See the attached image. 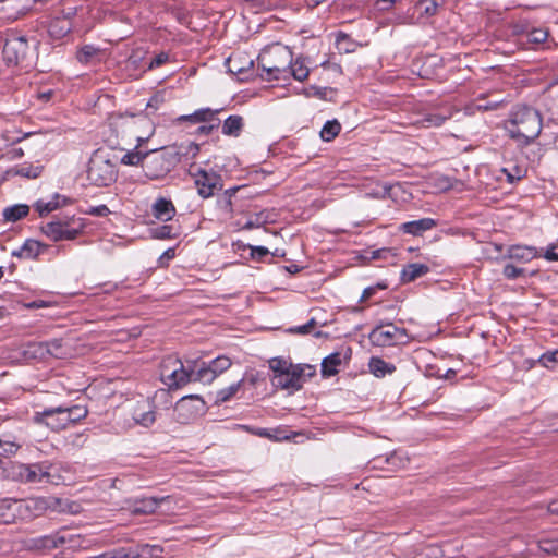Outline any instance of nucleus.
I'll return each instance as SVG.
<instances>
[{"label":"nucleus","mask_w":558,"mask_h":558,"mask_svg":"<svg viewBox=\"0 0 558 558\" xmlns=\"http://www.w3.org/2000/svg\"><path fill=\"white\" fill-rule=\"evenodd\" d=\"M241 56L234 54L227 60L228 69L231 73L242 74L245 70L251 69L254 64L253 60H246L245 64H241Z\"/></svg>","instance_id":"obj_39"},{"label":"nucleus","mask_w":558,"mask_h":558,"mask_svg":"<svg viewBox=\"0 0 558 558\" xmlns=\"http://www.w3.org/2000/svg\"><path fill=\"white\" fill-rule=\"evenodd\" d=\"M192 175L197 187V193L203 198L211 197L216 191H220L223 187L221 175L215 171L198 169L195 173H192Z\"/></svg>","instance_id":"obj_12"},{"label":"nucleus","mask_w":558,"mask_h":558,"mask_svg":"<svg viewBox=\"0 0 558 558\" xmlns=\"http://www.w3.org/2000/svg\"><path fill=\"white\" fill-rule=\"evenodd\" d=\"M56 408H48L41 412H36L34 415V422L37 424H45L52 430H61L68 427L69 422L65 414L53 412Z\"/></svg>","instance_id":"obj_15"},{"label":"nucleus","mask_w":558,"mask_h":558,"mask_svg":"<svg viewBox=\"0 0 558 558\" xmlns=\"http://www.w3.org/2000/svg\"><path fill=\"white\" fill-rule=\"evenodd\" d=\"M86 228V220L74 215L53 216L51 221L40 227L41 232L51 241H73Z\"/></svg>","instance_id":"obj_3"},{"label":"nucleus","mask_w":558,"mask_h":558,"mask_svg":"<svg viewBox=\"0 0 558 558\" xmlns=\"http://www.w3.org/2000/svg\"><path fill=\"white\" fill-rule=\"evenodd\" d=\"M522 35L525 36L526 43L534 45L533 48H536V46L544 44L548 38V31L543 27H534L530 31H526L525 33L523 31H520Z\"/></svg>","instance_id":"obj_36"},{"label":"nucleus","mask_w":558,"mask_h":558,"mask_svg":"<svg viewBox=\"0 0 558 558\" xmlns=\"http://www.w3.org/2000/svg\"><path fill=\"white\" fill-rule=\"evenodd\" d=\"M177 166V153L168 147L146 153V157L142 163L144 173L149 180H159L165 178Z\"/></svg>","instance_id":"obj_6"},{"label":"nucleus","mask_w":558,"mask_h":558,"mask_svg":"<svg viewBox=\"0 0 558 558\" xmlns=\"http://www.w3.org/2000/svg\"><path fill=\"white\" fill-rule=\"evenodd\" d=\"M20 520L17 499L4 498L0 500V524H12Z\"/></svg>","instance_id":"obj_19"},{"label":"nucleus","mask_w":558,"mask_h":558,"mask_svg":"<svg viewBox=\"0 0 558 558\" xmlns=\"http://www.w3.org/2000/svg\"><path fill=\"white\" fill-rule=\"evenodd\" d=\"M45 347L47 349V356L61 357L63 355L62 342L59 339L46 341Z\"/></svg>","instance_id":"obj_46"},{"label":"nucleus","mask_w":558,"mask_h":558,"mask_svg":"<svg viewBox=\"0 0 558 558\" xmlns=\"http://www.w3.org/2000/svg\"><path fill=\"white\" fill-rule=\"evenodd\" d=\"M501 171L507 175V181L509 183L520 181L525 175V171L518 166L513 167L512 170L502 168Z\"/></svg>","instance_id":"obj_47"},{"label":"nucleus","mask_w":558,"mask_h":558,"mask_svg":"<svg viewBox=\"0 0 558 558\" xmlns=\"http://www.w3.org/2000/svg\"><path fill=\"white\" fill-rule=\"evenodd\" d=\"M293 365L294 364L282 357H274L269 360V368L274 372L272 376L284 375Z\"/></svg>","instance_id":"obj_42"},{"label":"nucleus","mask_w":558,"mask_h":558,"mask_svg":"<svg viewBox=\"0 0 558 558\" xmlns=\"http://www.w3.org/2000/svg\"><path fill=\"white\" fill-rule=\"evenodd\" d=\"M122 125L130 129L131 133L138 142V145L133 150L128 151L121 158V162L129 166H138L140 163L142 165L144 162V158L146 157V153L138 150V146L151 136L154 133V126L148 118L144 114H132L125 117L122 119Z\"/></svg>","instance_id":"obj_4"},{"label":"nucleus","mask_w":558,"mask_h":558,"mask_svg":"<svg viewBox=\"0 0 558 558\" xmlns=\"http://www.w3.org/2000/svg\"><path fill=\"white\" fill-rule=\"evenodd\" d=\"M537 544L543 553L558 556V538H542Z\"/></svg>","instance_id":"obj_45"},{"label":"nucleus","mask_w":558,"mask_h":558,"mask_svg":"<svg viewBox=\"0 0 558 558\" xmlns=\"http://www.w3.org/2000/svg\"><path fill=\"white\" fill-rule=\"evenodd\" d=\"M100 49L93 45L83 46L76 53L78 62L88 64L92 63L99 54Z\"/></svg>","instance_id":"obj_38"},{"label":"nucleus","mask_w":558,"mask_h":558,"mask_svg":"<svg viewBox=\"0 0 558 558\" xmlns=\"http://www.w3.org/2000/svg\"><path fill=\"white\" fill-rule=\"evenodd\" d=\"M251 248V257L256 260H262L265 256L269 254L268 248L264 246H250Z\"/></svg>","instance_id":"obj_53"},{"label":"nucleus","mask_w":558,"mask_h":558,"mask_svg":"<svg viewBox=\"0 0 558 558\" xmlns=\"http://www.w3.org/2000/svg\"><path fill=\"white\" fill-rule=\"evenodd\" d=\"M29 213V207L26 204H16L4 208L3 217L5 221L16 222L26 217Z\"/></svg>","instance_id":"obj_35"},{"label":"nucleus","mask_w":558,"mask_h":558,"mask_svg":"<svg viewBox=\"0 0 558 558\" xmlns=\"http://www.w3.org/2000/svg\"><path fill=\"white\" fill-rule=\"evenodd\" d=\"M231 365V360L226 355L217 356L208 363H194L195 375L193 380L203 384H211L219 375L229 369Z\"/></svg>","instance_id":"obj_10"},{"label":"nucleus","mask_w":558,"mask_h":558,"mask_svg":"<svg viewBox=\"0 0 558 558\" xmlns=\"http://www.w3.org/2000/svg\"><path fill=\"white\" fill-rule=\"evenodd\" d=\"M451 116L452 112L450 109H447L446 112L442 113H428L421 120V124L426 128L440 126L445 121L450 119Z\"/></svg>","instance_id":"obj_37"},{"label":"nucleus","mask_w":558,"mask_h":558,"mask_svg":"<svg viewBox=\"0 0 558 558\" xmlns=\"http://www.w3.org/2000/svg\"><path fill=\"white\" fill-rule=\"evenodd\" d=\"M523 274V269L515 267L514 265L508 264L504 267V275L508 279H515Z\"/></svg>","instance_id":"obj_51"},{"label":"nucleus","mask_w":558,"mask_h":558,"mask_svg":"<svg viewBox=\"0 0 558 558\" xmlns=\"http://www.w3.org/2000/svg\"><path fill=\"white\" fill-rule=\"evenodd\" d=\"M47 247L46 244L40 243L36 240H26L25 243L21 246L20 251L16 253L19 257L32 259L36 258L39 254L44 252Z\"/></svg>","instance_id":"obj_28"},{"label":"nucleus","mask_w":558,"mask_h":558,"mask_svg":"<svg viewBox=\"0 0 558 558\" xmlns=\"http://www.w3.org/2000/svg\"><path fill=\"white\" fill-rule=\"evenodd\" d=\"M20 508V520H31L45 513L49 508H53L58 502L56 498L35 497L28 499H17Z\"/></svg>","instance_id":"obj_13"},{"label":"nucleus","mask_w":558,"mask_h":558,"mask_svg":"<svg viewBox=\"0 0 558 558\" xmlns=\"http://www.w3.org/2000/svg\"><path fill=\"white\" fill-rule=\"evenodd\" d=\"M44 167L41 165H33V163H22L16 165L9 170H7V177L20 175L26 179H36L43 172Z\"/></svg>","instance_id":"obj_23"},{"label":"nucleus","mask_w":558,"mask_h":558,"mask_svg":"<svg viewBox=\"0 0 558 558\" xmlns=\"http://www.w3.org/2000/svg\"><path fill=\"white\" fill-rule=\"evenodd\" d=\"M31 52L28 40L21 35H10L3 46V57L8 63H23Z\"/></svg>","instance_id":"obj_11"},{"label":"nucleus","mask_w":558,"mask_h":558,"mask_svg":"<svg viewBox=\"0 0 558 558\" xmlns=\"http://www.w3.org/2000/svg\"><path fill=\"white\" fill-rule=\"evenodd\" d=\"M291 61L292 51L287 46L277 44L264 49L257 58L263 70L260 77L265 81L286 78Z\"/></svg>","instance_id":"obj_2"},{"label":"nucleus","mask_w":558,"mask_h":558,"mask_svg":"<svg viewBox=\"0 0 558 558\" xmlns=\"http://www.w3.org/2000/svg\"><path fill=\"white\" fill-rule=\"evenodd\" d=\"M315 318L310 319L306 324L302 326H296L290 329V332L292 333H301V335H307L312 331V329L316 326Z\"/></svg>","instance_id":"obj_49"},{"label":"nucleus","mask_w":558,"mask_h":558,"mask_svg":"<svg viewBox=\"0 0 558 558\" xmlns=\"http://www.w3.org/2000/svg\"><path fill=\"white\" fill-rule=\"evenodd\" d=\"M369 371L376 377H384L387 374H392L396 371V366L391 363H387L380 357H371Z\"/></svg>","instance_id":"obj_32"},{"label":"nucleus","mask_w":558,"mask_h":558,"mask_svg":"<svg viewBox=\"0 0 558 558\" xmlns=\"http://www.w3.org/2000/svg\"><path fill=\"white\" fill-rule=\"evenodd\" d=\"M172 227L170 226H160L154 230V236L157 239H169L171 238Z\"/></svg>","instance_id":"obj_52"},{"label":"nucleus","mask_w":558,"mask_h":558,"mask_svg":"<svg viewBox=\"0 0 558 558\" xmlns=\"http://www.w3.org/2000/svg\"><path fill=\"white\" fill-rule=\"evenodd\" d=\"M327 93L326 87H318L315 85L310 86L308 88L304 89V95L306 97H318V98H325Z\"/></svg>","instance_id":"obj_50"},{"label":"nucleus","mask_w":558,"mask_h":558,"mask_svg":"<svg viewBox=\"0 0 558 558\" xmlns=\"http://www.w3.org/2000/svg\"><path fill=\"white\" fill-rule=\"evenodd\" d=\"M558 351L546 352L539 357V362L543 366L549 367V365L557 361Z\"/></svg>","instance_id":"obj_56"},{"label":"nucleus","mask_w":558,"mask_h":558,"mask_svg":"<svg viewBox=\"0 0 558 558\" xmlns=\"http://www.w3.org/2000/svg\"><path fill=\"white\" fill-rule=\"evenodd\" d=\"M340 131L341 125L337 120L327 121L320 131V137L325 142H330L339 134Z\"/></svg>","instance_id":"obj_40"},{"label":"nucleus","mask_w":558,"mask_h":558,"mask_svg":"<svg viewBox=\"0 0 558 558\" xmlns=\"http://www.w3.org/2000/svg\"><path fill=\"white\" fill-rule=\"evenodd\" d=\"M169 60V54L166 52H160L156 57H154L149 63V69L159 68L165 64Z\"/></svg>","instance_id":"obj_54"},{"label":"nucleus","mask_w":558,"mask_h":558,"mask_svg":"<svg viewBox=\"0 0 558 558\" xmlns=\"http://www.w3.org/2000/svg\"><path fill=\"white\" fill-rule=\"evenodd\" d=\"M204 408V401L195 395L182 397L174 407L177 421L187 424L194 420Z\"/></svg>","instance_id":"obj_14"},{"label":"nucleus","mask_w":558,"mask_h":558,"mask_svg":"<svg viewBox=\"0 0 558 558\" xmlns=\"http://www.w3.org/2000/svg\"><path fill=\"white\" fill-rule=\"evenodd\" d=\"M20 448L21 445L15 440L0 438V460L14 456Z\"/></svg>","instance_id":"obj_41"},{"label":"nucleus","mask_w":558,"mask_h":558,"mask_svg":"<svg viewBox=\"0 0 558 558\" xmlns=\"http://www.w3.org/2000/svg\"><path fill=\"white\" fill-rule=\"evenodd\" d=\"M504 126L509 137L514 140L519 146L526 147L539 136L543 119L536 109L520 106L510 112Z\"/></svg>","instance_id":"obj_1"},{"label":"nucleus","mask_w":558,"mask_h":558,"mask_svg":"<svg viewBox=\"0 0 558 558\" xmlns=\"http://www.w3.org/2000/svg\"><path fill=\"white\" fill-rule=\"evenodd\" d=\"M219 123L218 124H211V125H202V126H198L197 130H196V133L197 134H201V135H208L213 132L214 129L218 128Z\"/></svg>","instance_id":"obj_61"},{"label":"nucleus","mask_w":558,"mask_h":558,"mask_svg":"<svg viewBox=\"0 0 558 558\" xmlns=\"http://www.w3.org/2000/svg\"><path fill=\"white\" fill-rule=\"evenodd\" d=\"M111 153L105 149H97L92 155L87 179L90 184L96 186H108L117 179V165L111 158Z\"/></svg>","instance_id":"obj_5"},{"label":"nucleus","mask_w":558,"mask_h":558,"mask_svg":"<svg viewBox=\"0 0 558 558\" xmlns=\"http://www.w3.org/2000/svg\"><path fill=\"white\" fill-rule=\"evenodd\" d=\"M53 412L65 414L69 424L78 422L85 418L88 414L86 405L83 404H75L72 407H56V410Z\"/></svg>","instance_id":"obj_26"},{"label":"nucleus","mask_w":558,"mask_h":558,"mask_svg":"<svg viewBox=\"0 0 558 558\" xmlns=\"http://www.w3.org/2000/svg\"><path fill=\"white\" fill-rule=\"evenodd\" d=\"M15 469H16V472H15L16 477L20 481L26 483V474L28 473L29 464H19L15 466Z\"/></svg>","instance_id":"obj_60"},{"label":"nucleus","mask_w":558,"mask_h":558,"mask_svg":"<svg viewBox=\"0 0 558 558\" xmlns=\"http://www.w3.org/2000/svg\"><path fill=\"white\" fill-rule=\"evenodd\" d=\"M548 511L551 513V514H558V502L557 501H554L551 504L548 505Z\"/></svg>","instance_id":"obj_64"},{"label":"nucleus","mask_w":558,"mask_h":558,"mask_svg":"<svg viewBox=\"0 0 558 558\" xmlns=\"http://www.w3.org/2000/svg\"><path fill=\"white\" fill-rule=\"evenodd\" d=\"M422 12L427 16H433L437 13L439 4L435 0H425L420 2Z\"/></svg>","instance_id":"obj_48"},{"label":"nucleus","mask_w":558,"mask_h":558,"mask_svg":"<svg viewBox=\"0 0 558 558\" xmlns=\"http://www.w3.org/2000/svg\"><path fill=\"white\" fill-rule=\"evenodd\" d=\"M375 293V288L373 287H368L366 289H364L363 293H362V300H367L369 299L373 294Z\"/></svg>","instance_id":"obj_63"},{"label":"nucleus","mask_w":558,"mask_h":558,"mask_svg":"<svg viewBox=\"0 0 558 558\" xmlns=\"http://www.w3.org/2000/svg\"><path fill=\"white\" fill-rule=\"evenodd\" d=\"M544 258L550 262L558 260V244H551L544 253Z\"/></svg>","instance_id":"obj_57"},{"label":"nucleus","mask_w":558,"mask_h":558,"mask_svg":"<svg viewBox=\"0 0 558 558\" xmlns=\"http://www.w3.org/2000/svg\"><path fill=\"white\" fill-rule=\"evenodd\" d=\"M78 537L77 535L65 536L60 533L45 535L33 539V547L36 549H53L65 543H73Z\"/></svg>","instance_id":"obj_16"},{"label":"nucleus","mask_w":558,"mask_h":558,"mask_svg":"<svg viewBox=\"0 0 558 558\" xmlns=\"http://www.w3.org/2000/svg\"><path fill=\"white\" fill-rule=\"evenodd\" d=\"M70 199L60 194H54L52 198L48 202H44L41 199L37 201L35 204V208L38 211L39 216L48 215L49 213L57 210L68 204H70Z\"/></svg>","instance_id":"obj_24"},{"label":"nucleus","mask_w":558,"mask_h":558,"mask_svg":"<svg viewBox=\"0 0 558 558\" xmlns=\"http://www.w3.org/2000/svg\"><path fill=\"white\" fill-rule=\"evenodd\" d=\"M310 72L307 58L303 56H299L295 59L292 58L288 73H290L295 81H305L308 77Z\"/></svg>","instance_id":"obj_25"},{"label":"nucleus","mask_w":558,"mask_h":558,"mask_svg":"<svg viewBox=\"0 0 558 558\" xmlns=\"http://www.w3.org/2000/svg\"><path fill=\"white\" fill-rule=\"evenodd\" d=\"M243 128V118L241 116L228 117L222 125V133L228 136L238 137Z\"/></svg>","instance_id":"obj_34"},{"label":"nucleus","mask_w":558,"mask_h":558,"mask_svg":"<svg viewBox=\"0 0 558 558\" xmlns=\"http://www.w3.org/2000/svg\"><path fill=\"white\" fill-rule=\"evenodd\" d=\"M169 149H173L177 153L178 165L180 163L182 157H191L195 158L199 153V145L194 142H189L186 144L172 145L168 146Z\"/></svg>","instance_id":"obj_33"},{"label":"nucleus","mask_w":558,"mask_h":558,"mask_svg":"<svg viewBox=\"0 0 558 558\" xmlns=\"http://www.w3.org/2000/svg\"><path fill=\"white\" fill-rule=\"evenodd\" d=\"M133 420L143 427H150L156 421V412L149 401L138 402L133 412Z\"/></svg>","instance_id":"obj_18"},{"label":"nucleus","mask_w":558,"mask_h":558,"mask_svg":"<svg viewBox=\"0 0 558 558\" xmlns=\"http://www.w3.org/2000/svg\"><path fill=\"white\" fill-rule=\"evenodd\" d=\"M436 221L432 218H422L418 220L408 221L399 227L403 233L412 234L415 236L422 235L425 231L433 229Z\"/></svg>","instance_id":"obj_22"},{"label":"nucleus","mask_w":558,"mask_h":558,"mask_svg":"<svg viewBox=\"0 0 558 558\" xmlns=\"http://www.w3.org/2000/svg\"><path fill=\"white\" fill-rule=\"evenodd\" d=\"M315 368L308 364H296L290 367L284 375H277L270 378L274 387L294 392L300 390L305 383V377H312Z\"/></svg>","instance_id":"obj_8"},{"label":"nucleus","mask_w":558,"mask_h":558,"mask_svg":"<svg viewBox=\"0 0 558 558\" xmlns=\"http://www.w3.org/2000/svg\"><path fill=\"white\" fill-rule=\"evenodd\" d=\"M342 363V355L340 352H333L326 356L322 362V375L330 377L338 373V367Z\"/></svg>","instance_id":"obj_30"},{"label":"nucleus","mask_w":558,"mask_h":558,"mask_svg":"<svg viewBox=\"0 0 558 558\" xmlns=\"http://www.w3.org/2000/svg\"><path fill=\"white\" fill-rule=\"evenodd\" d=\"M217 206L226 214H232V201L228 197L221 196L217 199Z\"/></svg>","instance_id":"obj_55"},{"label":"nucleus","mask_w":558,"mask_h":558,"mask_svg":"<svg viewBox=\"0 0 558 558\" xmlns=\"http://www.w3.org/2000/svg\"><path fill=\"white\" fill-rule=\"evenodd\" d=\"M428 271L429 268L425 264H409L401 271V281L403 283L412 282L415 279L426 275Z\"/></svg>","instance_id":"obj_27"},{"label":"nucleus","mask_w":558,"mask_h":558,"mask_svg":"<svg viewBox=\"0 0 558 558\" xmlns=\"http://www.w3.org/2000/svg\"><path fill=\"white\" fill-rule=\"evenodd\" d=\"M256 435L260 436V437H266V438H270V439H276V440H280L282 439L283 437H280V436H272L267 429H258L257 432H255Z\"/></svg>","instance_id":"obj_62"},{"label":"nucleus","mask_w":558,"mask_h":558,"mask_svg":"<svg viewBox=\"0 0 558 558\" xmlns=\"http://www.w3.org/2000/svg\"><path fill=\"white\" fill-rule=\"evenodd\" d=\"M89 215L96 216V217H106L110 214V209L106 205H99L95 207H90L88 210Z\"/></svg>","instance_id":"obj_58"},{"label":"nucleus","mask_w":558,"mask_h":558,"mask_svg":"<svg viewBox=\"0 0 558 558\" xmlns=\"http://www.w3.org/2000/svg\"><path fill=\"white\" fill-rule=\"evenodd\" d=\"M25 354L32 359H46L47 357V349L45 347V342H34L29 343L25 350Z\"/></svg>","instance_id":"obj_44"},{"label":"nucleus","mask_w":558,"mask_h":558,"mask_svg":"<svg viewBox=\"0 0 558 558\" xmlns=\"http://www.w3.org/2000/svg\"><path fill=\"white\" fill-rule=\"evenodd\" d=\"M243 384V379L239 380L235 384H232L231 386L223 388L217 392L216 402L223 403L229 401L241 388Z\"/></svg>","instance_id":"obj_43"},{"label":"nucleus","mask_w":558,"mask_h":558,"mask_svg":"<svg viewBox=\"0 0 558 558\" xmlns=\"http://www.w3.org/2000/svg\"><path fill=\"white\" fill-rule=\"evenodd\" d=\"M175 213L177 210L173 203L165 197H158L151 205L153 216L163 222L172 220Z\"/></svg>","instance_id":"obj_20"},{"label":"nucleus","mask_w":558,"mask_h":558,"mask_svg":"<svg viewBox=\"0 0 558 558\" xmlns=\"http://www.w3.org/2000/svg\"><path fill=\"white\" fill-rule=\"evenodd\" d=\"M169 500V496L163 497H144L134 501L132 513L134 514H151L157 508Z\"/></svg>","instance_id":"obj_17"},{"label":"nucleus","mask_w":558,"mask_h":558,"mask_svg":"<svg viewBox=\"0 0 558 558\" xmlns=\"http://www.w3.org/2000/svg\"><path fill=\"white\" fill-rule=\"evenodd\" d=\"M71 438V444L75 447H83L87 441V435L84 433L74 434Z\"/></svg>","instance_id":"obj_59"},{"label":"nucleus","mask_w":558,"mask_h":558,"mask_svg":"<svg viewBox=\"0 0 558 558\" xmlns=\"http://www.w3.org/2000/svg\"><path fill=\"white\" fill-rule=\"evenodd\" d=\"M508 255L518 262H530L537 256V251L532 246L513 245L509 248Z\"/></svg>","instance_id":"obj_29"},{"label":"nucleus","mask_w":558,"mask_h":558,"mask_svg":"<svg viewBox=\"0 0 558 558\" xmlns=\"http://www.w3.org/2000/svg\"><path fill=\"white\" fill-rule=\"evenodd\" d=\"M195 366H184L183 362L169 355L160 364V379L169 389H178L190 381H194Z\"/></svg>","instance_id":"obj_7"},{"label":"nucleus","mask_w":558,"mask_h":558,"mask_svg":"<svg viewBox=\"0 0 558 558\" xmlns=\"http://www.w3.org/2000/svg\"><path fill=\"white\" fill-rule=\"evenodd\" d=\"M51 465L47 462L29 464L26 483H51Z\"/></svg>","instance_id":"obj_21"},{"label":"nucleus","mask_w":558,"mask_h":558,"mask_svg":"<svg viewBox=\"0 0 558 558\" xmlns=\"http://www.w3.org/2000/svg\"><path fill=\"white\" fill-rule=\"evenodd\" d=\"M217 112H219V110H211L210 108H203V109L196 110L192 114L181 116L177 119V121L178 122L189 121L191 123L196 124V123H201V122L210 121Z\"/></svg>","instance_id":"obj_31"},{"label":"nucleus","mask_w":558,"mask_h":558,"mask_svg":"<svg viewBox=\"0 0 558 558\" xmlns=\"http://www.w3.org/2000/svg\"><path fill=\"white\" fill-rule=\"evenodd\" d=\"M369 339L376 345L390 347L407 343L409 336L404 328L389 323L374 328L369 333Z\"/></svg>","instance_id":"obj_9"}]
</instances>
